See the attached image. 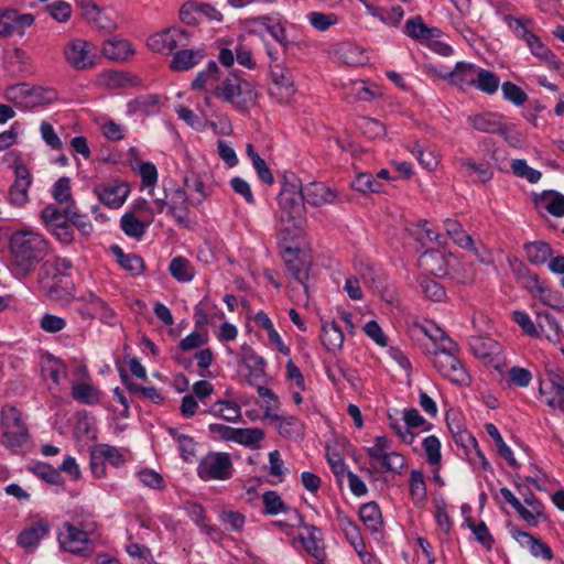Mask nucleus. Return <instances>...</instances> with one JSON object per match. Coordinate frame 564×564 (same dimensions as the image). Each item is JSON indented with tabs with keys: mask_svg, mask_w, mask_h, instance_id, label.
<instances>
[{
	"mask_svg": "<svg viewBox=\"0 0 564 564\" xmlns=\"http://www.w3.org/2000/svg\"><path fill=\"white\" fill-rule=\"evenodd\" d=\"M9 268L17 278H25L46 257L48 242L39 234L17 231L10 239Z\"/></svg>",
	"mask_w": 564,
	"mask_h": 564,
	"instance_id": "nucleus-1",
	"label": "nucleus"
},
{
	"mask_svg": "<svg viewBox=\"0 0 564 564\" xmlns=\"http://www.w3.org/2000/svg\"><path fill=\"white\" fill-rule=\"evenodd\" d=\"M279 221L282 229L291 234L292 229L300 230L305 224V200L302 184L294 175L284 177L278 196Z\"/></svg>",
	"mask_w": 564,
	"mask_h": 564,
	"instance_id": "nucleus-2",
	"label": "nucleus"
},
{
	"mask_svg": "<svg viewBox=\"0 0 564 564\" xmlns=\"http://www.w3.org/2000/svg\"><path fill=\"white\" fill-rule=\"evenodd\" d=\"M214 96L224 102L230 104L240 113H247L256 105L257 93L251 84L235 73L214 85Z\"/></svg>",
	"mask_w": 564,
	"mask_h": 564,
	"instance_id": "nucleus-3",
	"label": "nucleus"
},
{
	"mask_svg": "<svg viewBox=\"0 0 564 564\" xmlns=\"http://www.w3.org/2000/svg\"><path fill=\"white\" fill-rule=\"evenodd\" d=\"M437 333L441 336V346L431 351L433 366L449 381L457 384L467 383L469 376L464 365L454 354L456 350L455 344L443 330H437Z\"/></svg>",
	"mask_w": 564,
	"mask_h": 564,
	"instance_id": "nucleus-4",
	"label": "nucleus"
},
{
	"mask_svg": "<svg viewBox=\"0 0 564 564\" xmlns=\"http://www.w3.org/2000/svg\"><path fill=\"white\" fill-rule=\"evenodd\" d=\"M95 530L94 522H80L79 524L65 522L58 532L59 545L66 552L88 556L94 552V542L89 536L94 534Z\"/></svg>",
	"mask_w": 564,
	"mask_h": 564,
	"instance_id": "nucleus-5",
	"label": "nucleus"
},
{
	"mask_svg": "<svg viewBox=\"0 0 564 564\" xmlns=\"http://www.w3.org/2000/svg\"><path fill=\"white\" fill-rule=\"evenodd\" d=\"M1 425L3 429L2 444L12 452H18L29 440V432L22 420L21 412L12 405H4L1 410Z\"/></svg>",
	"mask_w": 564,
	"mask_h": 564,
	"instance_id": "nucleus-6",
	"label": "nucleus"
},
{
	"mask_svg": "<svg viewBox=\"0 0 564 564\" xmlns=\"http://www.w3.org/2000/svg\"><path fill=\"white\" fill-rule=\"evenodd\" d=\"M366 452L371 465L375 467L373 463H380L384 471L400 474L406 465L402 454L391 451V441L384 435L377 436L373 446L367 447Z\"/></svg>",
	"mask_w": 564,
	"mask_h": 564,
	"instance_id": "nucleus-7",
	"label": "nucleus"
},
{
	"mask_svg": "<svg viewBox=\"0 0 564 564\" xmlns=\"http://www.w3.org/2000/svg\"><path fill=\"white\" fill-rule=\"evenodd\" d=\"M66 63L75 70H86L93 68L97 64L96 46L83 39H73L63 50Z\"/></svg>",
	"mask_w": 564,
	"mask_h": 564,
	"instance_id": "nucleus-8",
	"label": "nucleus"
},
{
	"mask_svg": "<svg viewBox=\"0 0 564 564\" xmlns=\"http://www.w3.org/2000/svg\"><path fill=\"white\" fill-rule=\"evenodd\" d=\"M46 94L47 90L42 87L21 83L9 86L6 89L4 96L15 107L28 110L50 102L51 98Z\"/></svg>",
	"mask_w": 564,
	"mask_h": 564,
	"instance_id": "nucleus-9",
	"label": "nucleus"
},
{
	"mask_svg": "<svg viewBox=\"0 0 564 564\" xmlns=\"http://www.w3.org/2000/svg\"><path fill=\"white\" fill-rule=\"evenodd\" d=\"M189 39L188 32L173 26L151 35L147 44L155 53L171 54L177 47L187 46Z\"/></svg>",
	"mask_w": 564,
	"mask_h": 564,
	"instance_id": "nucleus-10",
	"label": "nucleus"
},
{
	"mask_svg": "<svg viewBox=\"0 0 564 564\" xmlns=\"http://www.w3.org/2000/svg\"><path fill=\"white\" fill-rule=\"evenodd\" d=\"M197 474L198 477L203 480L229 479L232 474V463L229 454H208L200 460L197 467Z\"/></svg>",
	"mask_w": 564,
	"mask_h": 564,
	"instance_id": "nucleus-11",
	"label": "nucleus"
},
{
	"mask_svg": "<svg viewBox=\"0 0 564 564\" xmlns=\"http://www.w3.org/2000/svg\"><path fill=\"white\" fill-rule=\"evenodd\" d=\"M469 347L471 352L487 365L501 361L502 347L490 337L471 336Z\"/></svg>",
	"mask_w": 564,
	"mask_h": 564,
	"instance_id": "nucleus-12",
	"label": "nucleus"
},
{
	"mask_svg": "<svg viewBox=\"0 0 564 564\" xmlns=\"http://www.w3.org/2000/svg\"><path fill=\"white\" fill-rule=\"evenodd\" d=\"M272 86L270 87V95L280 104H286L295 94L293 78L289 72H285L279 65L271 67Z\"/></svg>",
	"mask_w": 564,
	"mask_h": 564,
	"instance_id": "nucleus-13",
	"label": "nucleus"
},
{
	"mask_svg": "<svg viewBox=\"0 0 564 564\" xmlns=\"http://www.w3.org/2000/svg\"><path fill=\"white\" fill-rule=\"evenodd\" d=\"M94 192L104 205L119 208L126 202L130 189L127 183L113 181L96 186Z\"/></svg>",
	"mask_w": 564,
	"mask_h": 564,
	"instance_id": "nucleus-14",
	"label": "nucleus"
},
{
	"mask_svg": "<svg viewBox=\"0 0 564 564\" xmlns=\"http://www.w3.org/2000/svg\"><path fill=\"white\" fill-rule=\"evenodd\" d=\"M85 304L78 308V314L84 319L98 318L102 323L112 324L115 319V313L108 305L98 296L90 293L85 299Z\"/></svg>",
	"mask_w": 564,
	"mask_h": 564,
	"instance_id": "nucleus-15",
	"label": "nucleus"
},
{
	"mask_svg": "<svg viewBox=\"0 0 564 564\" xmlns=\"http://www.w3.org/2000/svg\"><path fill=\"white\" fill-rule=\"evenodd\" d=\"M32 185V174L28 167L18 166L14 182L9 189V200L15 206H23L29 202V188Z\"/></svg>",
	"mask_w": 564,
	"mask_h": 564,
	"instance_id": "nucleus-16",
	"label": "nucleus"
},
{
	"mask_svg": "<svg viewBox=\"0 0 564 564\" xmlns=\"http://www.w3.org/2000/svg\"><path fill=\"white\" fill-rule=\"evenodd\" d=\"M283 259L286 265V270L289 274L297 281L300 284L304 286L305 292H307V280L308 272L311 269V263L304 259L299 257L297 249L286 248L283 253Z\"/></svg>",
	"mask_w": 564,
	"mask_h": 564,
	"instance_id": "nucleus-17",
	"label": "nucleus"
},
{
	"mask_svg": "<svg viewBox=\"0 0 564 564\" xmlns=\"http://www.w3.org/2000/svg\"><path fill=\"white\" fill-rule=\"evenodd\" d=\"M434 72L441 78L448 79L452 85L464 88L466 86H474L478 67L474 64L458 62L455 68L451 72Z\"/></svg>",
	"mask_w": 564,
	"mask_h": 564,
	"instance_id": "nucleus-18",
	"label": "nucleus"
},
{
	"mask_svg": "<svg viewBox=\"0 0 564 564\" xmlns=\"http://www.w3.org/2000/svg\"><path fill=\"white\" fill-rule=\"evenodd\" d=\"M45 288L48 297L56 302H69L75 291L70 274H62L51 279Z\"/></svg>",
	"mask_w": 564,
	"mask_h": 564,
	"instance_id": "nucleus-19",
	"label": "nucleus"
},
{
	"mask_svg": "<svg viewBox=\"0 0 564 564\" xmlns=\"http://www.w3.org/2000/svg\"><path fill=\"white\" fill-rule=\"evenodd\" d=\"M305 203L312 206L333 204L336 200V193L322 183L313 182L305 187L302 186Z\"/></svg>",
	"mask_w": 564,
	"mask_h": 564,
	"instance_id": "nucleus-20",
	"label": "nucleus"
},
{
	"mask_svg": "<svg viewBox=\"0 0 564 564\" xmlns=\"http://www.w3.org/2000/svg\"><path fill=\"white\" fill-rule=\"evenodd\" d=\"M99 83L109 89L139 86L141 80L129 72L108 70L99 76Z\"/></svg>",
	"mask_w": 564,
	"mask_h": 564,
	"instance_id": "nucleus-21",
	"label": "nucleus"
},
{
	"mask_svg": "<svg viewBox=\"0 0 564 564\" xmlns=\"http://www.w3.org/2000/svg\"><path fill=\"white\" fill-rule=\"evenodd\" d=\"M50 525L45 521H39L30 528L23 530L17 539L18 544L26 549L28 551H33L39 542L48 533Z\"/></svg>",
	"mask_w": 564,
	"mask_h": 564,
	"instance_id": "nucleus-22",
	"label": "nucleus"
},
{
	"mask_svg": "<svg viewBox=\"0 0 564 564\" xmlns=\"http://www.w3.org/2000/svg\"><path fill=\"white\" fill-rule=\"evenodd\" d=\"M469 124L477 131L485 133L505 134L506 129L499 121L497 115L491 112L479 113L468 117Z\"/></svg>",
	"mask_w": 564,
	"mask_h": 564,
	"instance_id": "nucleus-23",
	"label": "nucleus"
},
{
	"mask_svg": "<svg viewBox=\"0 0 564 564\" xmlns=\"http://www.w3.org/2000/svg\"><path fill=\"white\" fill-rule=\"evenodd\" d=\"M205 57L203 50H180L175 52L170 67L175 72L188 70L197 65Z\"/></svg>",
	"mask_w": 564,
	"mask_h": 564,
	"instance_id": "nucleus-24",
	"label": "nucleus"
},
{
	"mask_svg": "<svg viewBox=\"0 0 564 564\" xmlns=\"http://www.w3.org/2000/svg\"><path fill=\"white\" fill-rule=\"evenodd\" d=\"M514 538L520 539V543L523 546H528L531 554L535 557L541 556L544 560H552L553 553L551 547L545 544L541 539L534 538L532 534L524 531H517Z\"/></svg>",
	"mask_w": 564,
	"mask_h": 564,
	"instance_id": "nucleus-25",
	"label": "nucleus"
},
{
	"mask_svg": "<svg viewBox=\"0 0 564 564\" xmlns=\"http://www.w3.org/2000/svg\"><path fill=\"white\" fill-rule=\"evenodd\" d=\"M536 205L544 204V208L554 217L564 216V195L555 191H544L534 196Z\"/></svg>",
	"mask_w": 564,
	"mask_h": 564,
	"instance_id": "nucleus-26",
	"label": "nucleus"
},
{
	"mask_svg": "<svg viewBox=\"0 0 564 564\" xmlns=\"http://www.w3.org/2000/svg\"><path fill=\"white\" fill-rule=\"evenodd\" d=\"M525 43L534 56L544 61L553 69H561L562 63L556 58L553 52L542 43L538 35L533 33Z\"/></svg>",
	"mask_w": 564,
	"mask_h": 564,
	"instance_id": "nucleus-27",
	"label": "nucleus"
},
{
	"mask_svg": "<svg viewBox=\"0 0 564 564\" xmlns=\"http://www.w3.org/2000/svg\"><path fill=\"white\" fill-rule=\"evenodd\" d=\"M131 54L133 51L127 40L110 39L102 45V55L111 61H126Z\"/></svg>",
	"mask_w": 564,
	"mask_h": 564,
	"instance_id": "nucleus-28",
	"label": "nucleus"
},
{
	"mask_svg": "<svg viewBox=\"0 0 564 564\" xmlns=\"http://www.w3.org/2000/svg\"><path fill=\"white\" fill-rule=\"evenodd\" d=\"M404 32L406 35L417 41H427L440 35V30L436 28H429L423 23L421 17L408 20Z\"/></svg>",
	"mask_w": 564,
	"mask_h": 564,
	"instance_id": "nucleus-29",
	"label": "nucleus"
},
{
	"mask_svg": "<svg viewBox=\"0 0 564 564\" xmlns=\"http://www.w3.org/2000/svg\"><path fill=\"white\" fill-rule=\"evenodd\" d=\"M321 339L328 351L336 352L344 344V334L335 322L323 323Z\"/></svg>",
	"mask_w": 564,
	"mask_h": 564,
	"instance_id": "nucleus-30",
	"label": "nucleus"
},
{
	"mask_svg": "<svg viewBox=\"0 0 564 564\" xmlns=\"http://www.w3.org/2000/svg\"><path fill=\"white\" fill-rule=\"evenodd\" d=\"M527 259L534 265L545 263L553 253L551 246L545 241H532L524 245Z\"/></svg>",
	"mask_w": 564,
	"mask_h": 564,
	"instance_id": "nucleus-31",
	"label": "nucleus"
},
{
	"mask_svg": "<svg viewBox=\"0 0 564 564\" xmlns=\"http://www.w3.org/2000/svg\"><path fill=\"white\" fill-rule=\"evenodd\" d=\"M169 208L180 224H184L187 220L188 197L184 189L177 188L172 193Z\"/></svg>",
	"mask_w": 564,
	"mask_h": 564,
	"instance_id": "nucleus-32",
	"label": "nucleus"
},
{
	"mask_svg": "<svg viewBox=\"0 0 564 564\" xmlns=\"http://www.w3.org/2000/svg\"><path fill=\"white\" fill-rule=\"evenodd\" d=\"M444 229L459 247L467 250L474 249V240L466 234L460 223L455 219L447 218L444 220Z\"/></svg>",
	"mask_w": 564,
	"mask_h": 564,
	"instance_id": "nucleus-33",
	"label": "nucleus"
},
{
	"mask_svg": "<svg viewBox=\"0 0 564 564\" xmlns=\"http://www.w3.org/2000/svg\"><path fill=\"white\" fill-rule=\"evenodd\" d=\"M540 335L546 333L545 337L550 341H556L560 337L561 326L555 317L549 312L536 313V324Z\"/></svg>",
	"mask_w": 564,
	"mask_h": 564,
	"instance_id": "nucleus-34",
	"label": "nucleus"
},
{
	"mask_svg": "<svg viewBox=\"0 0 564 564\" xmlns=\"http://www.w3.org/2000/svg\"><path fill=\"white\" fill-rule=\"evenodd\" d=\"M112 252L117 257L118 263L132 275H139L142 273L144 268V262L141 257L128 253L126 254L121 248L118 246H113L111 248Z\"/></svg>",
	"mask_w": 564,
	"mask_h": 564,
	"instance_id": "nucleus-35",
	"label": "nucleus"
},
{
	"mask_svg": "<svg viewBox=\"0 0 564 564\" xmlns=\"http://www.w3.org/2000/svg\"><path fill=\"white\" fill-rule=\"evenodd\" d=\"M359 517L371 532H377L382 525L381 511L376 502H368L360 507Z\"/></svg>",
	"mask_w": 564,
	"mask_h": 564,
	"instance_id": "nucleus-36",
	"label": "nucleus"
},
{
	"mask_svg": "<svg viewBox=\"0 0 564 564\" xmlns=\"http://www.w3.org/2000/svg\"><path fill=\"white\" fill-rule=\"evenodd\" d=\"M220 79L219 67L216 62L212 61L208 63L207 68L199 72L196 78L192 82V88L194 90H202L207 84L216 85Z\"/></svg>",
	"mask_w": 564,
	"mask_h": 564,
	"instance_id": "nucleus-37",
	"label": "nucleus"
},
{
	"mask_svg": "<svg viewBox=\"0 0 564 564\" xmlns=\"http://www.w3.org/2000/svg\"><path fill=\"white\" fill-rule=\"evenodd\" d=\"M42 219L45 224V226L51 230L55 227L63 226L67 223H69L68 215H66V207L65 208H58L55 205H47L42 210Z\"/></svg>",
	"mask_w": 564,
	"mask_h": 564,
	"instance_id": "nucleus-38",
	"label": "nucleus"
},
{
	"mask_svg": "<svg viewBox=\"0 0 564 564\" xmlns=\"http://www.w3.org/2000/svg\"><path fill=\"white\" fill-rule=\"evenodd\" d=\"M171 275L180 282H189L194 278V270L189 261L183 257L172 259L169 267Z\"/></svg>",
	"mask_w": 564,
	"mask_h": 564,
	"instance_id": "nucleus-39",
	"label": "nucleus"
},
{
	"mask_svg": "<svg viewBox=\"0 0 564 564\" xmlns=\"http://www.w3.org/2000/svg\"><path fill=\"white\" fill-rule=\"evenodd\" d=\"M499 84L500 80L495 73L478 68L474 86H476L480 91L492 95L498 90Z\"/></svg>",
	"mask_w": 564,
	"mask_h": 564,
	"instance_id": "nucleus-40",
	"label": "nucleus"
},
{
	"mask_svg": "<svg viewBox=\"0 0 564 564\" xmlns=\"http://www.w3.org/2000/svg\"><path fill=\"white\" fill-rule=\"evenodd\" d=\"M486 431L491 436V438L495 441V444L497 446V452L500 456H502L510 466L518 467V463L516 458L513 457L511 448L505 443L501 434L499 433L498 429L492 423L486 424Z\"/></svg>",
	"mask_w": 564,
	"mask_h": 564,
	"instance_id": "nucleus-41",
	"label": "nucleus"
},
{
	"mask_svg": "<svg viewBox=\"0 0 564 564\" xmlns=\"http://www.w3.org/2000/svg\"><path fill=\"white\" fill-rule=\"evenodd\" d=\"M351 187L362 194L382 192V184L371 173H359L351 183Z\"/></svg>",
	"mask_w": 564,
	"mask_h": 564,
	"instance_id": "nucleus-42",
	"label": "nucleus"
},
{
	"mask_svg": "<svg viewBox=\"0 0 564 564\" xmlns=\"http://www.w3.org/2000/svg\"><path fill=\"white\" fill-rule=\"evenodd\" d=\"M72 395L75 400L84 404H95L99 402V390L88 383L75 384L72 389Z\"/></svg>",
	"mask_w": 564,
	"mask_h": 564,
	"instance_id": "nucleus-43",
	"label": "nucleus"
},
{
	"mask_svg": "<svg viewBox=\"0 0 564 564\" xmlns=\"http://www.w3.org/2000/svg\"><path fill=\"white\" fill-rule=\"evenodd\" d=\"M123 232L133 238H140L144 235L147 224L137 218L134 213H126L120 220Z\"/></svg>",
	"mask_w": 564,
	"mask_h": 564,
	"instance_id": "nucleus-44",
	"label": "nucleus"
},
{
	"mask_svg": "<svg viewBox=\"0 0 564 564\" xmlns=\"http://www.w3.org/2000/svg\"><path fill=\"white\" fill-rule=\"evenodd\" d=\"M73 267L70 260L66 258L56 257L46 261L42 265V272L50 279L57 278L62 274H70L69 271Z\"/></svg>",
	"mask_w": 564,
	"mask_h": 564,
	"instance_id": "nucleus-45",
	"label": "nucleus"
},
{
	"mask_svg": "<svg viewBox=\"0 0 564 564\" xmlns=\"http://www.w3.org/2000/svg\"><path fill=\"white\" fill-rule=\"evenodd\" d=\"M503 21L507 23L509 29L513 32L517 37L522 39L524 42L529 40V36L533 33L529 26L532 24V20L529 18H513L512 15H505Z\"/></svg>",
	"mask_w": 564,
	"mask_h": 564,
	"instance_id": "nucleus-46",
	"label": "nucleus"
},
{
	"mask_svg": "<svg viewBox=\"0 0 564 564\" xmlns=\"http://www.w3.org/2000/svg\"><path fill=\"white\" fill-rule=\"evenodd\" d=\"M41 370L43 377L52 379V381L57 384L61 375L65 373L66 368L59 359L47 356L41 362Z\"/></svg>",
	"mask_w": 564,
	"mask_h": 564,
	"instance_id": "nucleus-47",
	"label": "nucleus"
},
{
	"mask_svg": "<svg viewBox=\"0 0 564 564\" xmlns=\"http://www.w3.org/2000/svg\"><path fill=\"white\" fill-rule=\"evenodd\" d=\"M66 215H68L69 224L76 227L83 235L88 236L93 231V225L87 216L82 215L75 204L66 206Z\"/></svg>",
	"mask_w": 564,
	"mask_h": 564,
	"instance_id": "nucleus-48",
	"label": "nucleus"
},
{
	"mask_svg": "<svg viewBox=\"0 0 564 564\" xmlns=\"http://www.w3.org/2000/svg\"><path fill=\"white\" fill-rule=\"evenodd\" d=\"M208 412L229 422H234L240 417V408L236 403L229 401L216 402Z\"/></svg>",
	"mask_w": 564,
	"mask_h": 564,
	"instance_id": "nucleus-49",
	"label": "nucleus"
},
{
	"mask_svg": "<svg viewBox=\"0 0 564 564\" xmlns=\"http://www.w3.org/2000/svg\"><path fill=\"white\" fill-rule=\"evenodd\" d=\"M30 470L48 484L63 485L64 482L59 470L46 463H36L30 467Z\"/></svg>",
	"mask_w": 564,
	"mask_h": 564,
	"instance_id": "nucleus-50",
	"label": "nucleus"
},
{
	"mask_svg": "<svg viewBox=\"0 0 564 564\" xmlns=\"http://www.w3.org/2000/svg\"><path fill=\"white\" fill-rule=\"evenodd\" d=\"M264 438V432L258 427L251 429H236L235 442L245 445L253 446Z\"/></svg>",
	"mask_w": 564,
	"mask_h": 564,
	"instance_id": "nucleus-51",
	"label": "nucleus"
},
{
	"mask_svg": "<svg viewBox=\"0 0 564 564\" xmlns=\"http://www.w3.org/2000/svg\"><path fill=\"white\" fill-rule=\"evenodd\" d=\"M358 128L362 134L370 139L381 138L386 133L384 126L380 121L372 118H361L358 122Z\"/></svg>",
	"mask_w": 564,
	"mask_h": 564,
	"instance_id": "nucleus-52",
	"label": "nucleus"
},
{
	"mask_svg": "<svg viewBox=\"0 0 564 564\" xmlns=\"http://www.w3.org/2000/svg\"><path fill=\"white\" fill-rule=\"evenodd\" d=\"M46 12L57 22H67L72 15V7L64 0H57L46 6Z\"/></svg>",
	"mask_w": 564,
	"mask_h": 564,
	"instance_id": "nucleus-53",
	"label": "nucleus"
},
{
	"mask_svg": "<svg viewBox=\"0 0 564 564\" xmlns=\"http://www.w3.org/2000/svg\"><path fill=\"white\" fill-rule=\"evenodd\" d=\"M52 195L54 199L59 204H75L70 191V180L68 177H61L55 182Z\"/></svg>",
	"mask_w": 564,
	"mask_h": 564,
	"instance_id": "nucleus-54",
	"label": "nucleus"
},
{
	"mask_svg": "<svg viewBox=\"0 0 564 564\" xmlns=\"http://www.w3.org/2000/svg\"><path fill=\"white\" fill-rule=\"evenodd\" d=\"M501 90L503 97L516 106H522L528 100L525 91L511 82H505L501 85Z\"/></svg>",
	"mask_w": 564,
	"mask_h": 564,
	"instance_id": "nucleus-55",
	"label": "nucleus"
},
{
	"mask_svg": "<svg viewBox=\"0 0 564 564\" xmlns=\"http://www.w3.org/2000/svg\"><path fill=\"white\" fill-rule=\"evenodd\" d=\"M410 491L413 499L417 501H424L426 499V486L424 481L423 473L413 469L410 477Z\"/></svg>",
	"mask_w": 564,
	"mask_h": 564,
	"instance_id": "nucleus-56",
	"label": "nucleus"
},
{
	"mask_svg": "<svg viewBox=\"0 0 564 564\" xmlns=\"http://www.w3.org/2000/svg\"><path fill=\"white\" fill-rule=\"evenodd\" d=\"M512 172L519 177H525L530 183H536L542 174L540 171L530 167L524 160H513L511 163Z\"/></svg>",
	"mask_w": 564,
	"mask_h": 564,
	"instance_id": "nucleus-57",
	"label": "nucleus"
},
{
	"mask_svg": "<svg viewBox=\"0 0 564 564\" xmlns=\"http://www.w3.org/2000/svg\"><path fill=\"white\" fill-rule=\"evenodd\" d=\"M276 420H280L279 424V432L281 435L286 436L289 438L297 437L302 434V424L301 422L294 417H275Z\"/></svg>",
	"mask_w": 564,
	"mask_h": 564,
	"instance_id": "nucleus-58",
	"label": "nucleus"
},
{
	"mask_svg": "<svg viewBox=\"0 0 564 564\" xmlns=\"http://www.w3.org/2000/svg\"><path fill=\"white\" fill-rule=\"evenodd\" d=\"M180 19L187 25H198L202 22L199 6L195 2H186L180 9Z\"/></svg>",
	"mask_w": 564,
	"mask_h": 564,
	"instance_id": "nucleus-59",
	"label": "nucleus"
},
{
	"mask_svg": "<svg viewBox=\"0 0 564 564\" xmlns=\"http://www.w3.org/2000/svg\"><path fill=\"white\" fill-rule=\"evenodd\" d=\"M466 522L468 528L473 531L476 539L487 549L490 550L494 543V538L490 534L485 522H479L476 524L471 518H467Z\"/></svg>",
	"mask_w": 564,
	"mask_h": 564,
	"instance_id": "nucleus-60",
	"label": "nucleus"
},
{
	"mask_svg": "<svg viewBox=\"0 0 564 564\" xmlns=\"http://www.w3.org/2000/svg\"><path fill=\"white\" fill-rule=\"evenodd\" d=\"M423 447L426 454V459L431 465H438L441 463V443L434 435L424 438Z\"/></svg>",
	"mask_w": 564,
	"mask_h": 564,
	"instance_id": "nucleus-61",
	"label": "nucleus"
},
{
	"mask_svg": "<svg viewBox=\"0 0 564 564\" xmlns=\"http://www.w3.org/2000/svg\"><path fill=\"white\" fill-rule=\"evenodd\" d=\"M264 512L267 514H278L285 510V503L276 491L270 490L262 495Z\"/></svg>",
	"mask_w": 564,
	"mask_h": 564,
	"instance_id": "nucleus-62",
	"label": "nucleus"
},
{
	"mask_svg": "<svg viewBox=\"0 0 564 564\" xmlns=\"http://www.w3.org/2000/svg\"><path fill=\"white\" fill-rule=\"evenodd\" d=\"M422 291L424 295L435 302H441L446 296L445 288L431 279H424L421 283Z\"/></svg>",
	"mask_w": 564,
	"mask_h": 564,
	"instance_id": "nucleus-63",
	"label": "nucleus"
},
{
	"mask_svg": "<svg viewBox=\"0 0 564 564\" xmlns=\"http://www.w3.org/2000/svg\"><path fill=\"white\" fill-rule=\"evenodd\" d=\"M549 383L560 397L546 398V404L551 408H560L564 411V379L561 376L555 375L549 380Z\"/></svg>",
	"mask_w": 564,
	"mask_h": 564,
	"instance_id": "nucleus-64",
	"label": "nucleus"
}]
</instances>
